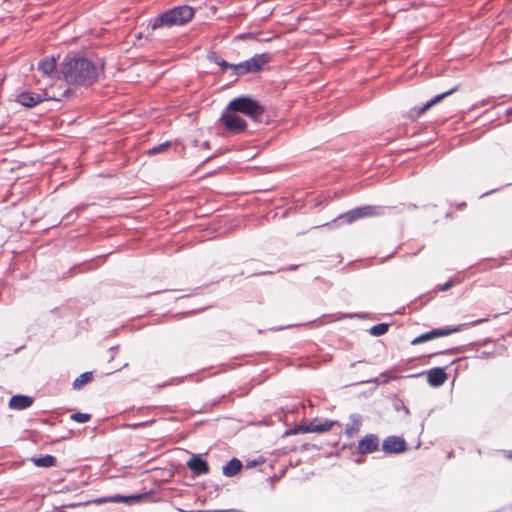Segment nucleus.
Returning <instances> with one entry per match:
<instances>
[{
  "mask_svg": "<svg viewBox=\"0 0 512 512\" xmlns=\"http://www.w3.org/2000/svg\"><path fill=\"white\" fill-rule=\"evenodd\" d=\"M43 98L40 94L35 92H22L17 96V102L27 108H32L41 103Z\"/></svg>",
  "mask_w": 512,
  "mask_h": 512,
  "instance_id": "obj_15",
  "label": "nucleus"
},
{
  "mask_svg": "<svg viewBox=\"0 0 512 512\" xmlns=\"http://www.w3.org/2000/svg\"><path fill=\"white\" fill-rule=\"evenodd\" d=\"M455 352H456L455 349H448L446 351L432 353L429 356L432 357V356H436V355H440V354H454Z\"/></svg>",
  "mask_w": 512,
  "mask_h": 512,
  "instance_id": "obj_33",
  "label": "nucleus"
},
{
  "mask_svg": "<svg viewBox=\"0 0 512 512\" xmlns=\"http://www.w3.org/2000/svg\"><path fill=\"white\" fill-rule=\"evenodd\" d=\"M180 512H205L204 510H198V511H185L182 509H179Z\"/></svg>",
  "mask_w": 512,
  "mask_h": 512,
  "instance_id": "obj_39",
  "label": "nucleus"
},
{
  "mask_svg": "<svg viewBox=\"0 0 512 512\" xmlns=\"http://www.w3.org/2000/svg\"><path fill=\"white\" fill-rule=\"evenodd\" d=\"M459 88V85H456L454 87H452L451 89L443 92V93H440L438 95H436L435 97H433L431 100L427 101L422 107H414L412 110H411V113H413L416 117H419L420 115H422L427 109H429L430 107H432L433 105L441 102L444 98L452 95L454 92H456Z\"/></svg>",
  "mask_w": 512,
  "mask_h": 512,
  "instance_id": "obj_10",
  "label": "nucleus"
},
{
  "mask_svg": "<svg viewBox=\"0 0 512 512\" xmlns=\"http://www.w3.org/2000/svg\"><path fill=\"white\" fill-rule=\"evenodd\" d=\"M207 59L218 65L222 70H226L230 68V63L220 57L216 52H210L207 55Z\"/></svg>",
  "mask_w": 512,
  "mask_h": 512,
  "instance_id": "obj_22",
  "label": "nucleus"
},
{
  "mask_svg": "<svg viewBox=\"0 0 512 512\" xmlns=\"http://www.w3.org/2000/svg\"><path fill=\"white\" fill-rule=\"evenodd\" d=\"M38 70L43 73V75L51 76L56 70V59L54 56H47L40 60L38 64Z\"/></svg>",
  "mask_w": 512,
  "mask_h": 512,
  "instance_id": "obj_16",
  "label": "nucleus"
},
{
  "mask_svg": "<svg viewBox=\"0 0 512 512\" xmlns=\"http://www.w3.org/2000/svg\"><path fill=\"white\" fill-rule=\"evenodd\" d=\"M335 422L330 420H325L324 422L319 423L316 419L310 421L308 424L300 425L294 429H290L286 431V435H294L298 433H321L326 432L331 429Z\"/></svg>",
  "mask_w": 512,
  "mask_h": 512,
  "instance_id": "obj_6",
  "label": "nucleus"
},
{
  "mask_svg": "<svg viewBox=\"0 0 512 512\" xmlns=\"http://www.w3.org/2000/svg\"><path fill=\"white\" fill-rule=\"evenodd\" d=\"M70 419L78 423H85L91 419V414L76 412L70 416Z\"/></svg>",
  "mask_w": 512,
  "mask_h": 512,
  "instance_id": "obj_27",
  "label": "nucleus"
},
{
  "mask_svg": "<svg viewBox=\"0 0 512 512\" xmlns=\"http://www.w3.org/2000/svg\"><path fill=\"white\" fill-rule=\"evenodd\" d=\"M34 399L31 396L16 394L13 395L9 400V408L15 410H24L29 408L33 404Z\"/></svg>",
  "mask_w": 512,
  "mask_h": 512,
  "instance_id": "obj_14",
  "label": "nucleus"
},
{
  "mask_svg": "<svg viewBox=\"0 0 512 512\" xmlns=\"http://www.w3.org/2000/svg\"><path fill=\"white\" fill-rule=\"evenodd\" d=\"M220 122L223 124L225 129L234 134L242 133L247 128V122L237 115V112H233L231 110H228V105L226 106L225 110L223 111Z\"/></svg>",
  "mask_w": 512,
  "mask_h": 512,
  "instance_id": "obj_5",
  "label": "nucleus"
},
{
  "mask_svg": "<svg viewBox=\"0 0 512 512\" xmlns=\"http://www.w3.org/2000/svg\"><path fill=\"white\" fill-rule=\"evenodd\" d=\"M436 338V333L434 331V329L428 331V332H425L423 334H420L419 336L415 337L412 341H411V344L412 345H418V344H421V343H424L426 341H429V340H432V339H435Z\"/></svg>",
  "mask_w": 512,
  "mask_h": 512,
  "instance_id": "obj_23",
  "label": "nucleus"
},
{
  "mask_svg": "<svg viewBox=\"0 0 512 512\" xmlns=\"http://www.w3.org/2000/svg\"><path fill=\"white\" fill-rule=\"evenodd\" d=\"M31 461L37 467L48 468V467H52L55 465L56 458L52 455L46 454V455H41L39 457H32Z\"/></svg>",
  "mask_w": 512,
  "mask_h": 512,
  "instance_id": "obj_19",
  "label": "nucleus"
},
{
  "mask_svg": "<svg viewBox=\"0 0 512 512\" xmlns=\"http://www.w3.org/2000/svg\"><path fill=\"white\" fill-rule=\"evenodd\" d=\"M228 110L243 114L253 122L262 123L265 116V107L250 96H239L228 103Z\"/></svg>",
  "mask_w": 512,
  "mask_h": 512,
  "instance_id": "obj_3",
  "label": "nucleus"
},
{
  "mask_svg": "<svg viewBox=\"0 0 512 512\" xmlns=\"http://www.w3.org/2000/svg\"><path fill=\"white\" fill-rule=\"evenodd\" d=\"M93 380V373L91 371H86L80 374L72 383V387L75 390H80L84 385L91 382Z\"/></svg>",
  "mask_w": 512,
  "mask_h": 512,
  "instance_id": "obj_20",
  "label": "nucleus"
},
{
  "mask_svg": "<svg viewBox=\"0 0 512 512\" xmlns=\"http://www.w3.org/2000/svg\"><path fill=\"white\" fill-rule=\"evenodd\" d=\"M242 467V462L239 459L232 458L223 466L222 472L226 477H233L242 469Z\"/></svg>",
  "mask_w": 512,
  "mask_h": 512,
  "instance_id": "obj_17",
  "label": "nucleus"
},
{
  "mask_svg": "<svg viewBox=\"0 0 512 512\" xmlns=\"http://www.w3.org/2000/svg\"><path fill=\"white\" fill-rule=\"evenodd\" d=\"M194 16V9L188 5L171 8L157 17L151 19L150 26L153 30L158 28H171L188 23Z\"/></svg>",
  "mask_w": 512,
  "mask_h": 512,
  "instance_id": "obj_2",
  "label": "nucleus"
},
{
  "mask_svg": "<svg viewBox=\"0 0 512 512\" xmlns=\"http://www.w3.org/2000/svg\"><path fill=\"white\" fill-rule=\"evenodd\" d=\"M350 420V423L346 425L345 433L348 437H353L360 429L361 418L358 414H352Z\"/></svg>",
  "mask_w": 512,
  "mask_h": 512,
  "instance_id": "obj_18",
  "label": "nucleus"
},
{
  "mask_svg": "<svg viewBox=\"0 0 512 512\" xmlns=\"http://www.w3.org/2000/svg\"><path fill=\"white\" fill-rule=\"evenodd\" d=\"M379 438L375 434H367L358 442V451L361 454L373 453L378 449Z\"/></svg>",
  "mask_w": 512,
  "mask_h": 512,
  "instance_id": "obj_12",
  "label": "nucleus"
},
{
  "mask_svg": "<svg viewBox=\"0 0 512 512\" xmlns=\"http://www.w3.org/2000/svg\"><path fill=\"white\" fill-rule=\"evenodd\" d=\"M408 449L404 438L391 435L387 436L382 442V450L386 454H399Z\"/></svg>",
  "mask_w": 512,
  "mask_h": 512,
  "instance_id": "obj_8",
  "label": "nucleus"
},
{
  "mask_svg": "<svg viewBox=\"0 0 512 512\" xmlns=\"http://www.w3.org/2000/svg\"><path fill=\"white\" fill-rule=\"evenodd\" d=\"M488 321H489L488 317H486V318H479V319H476L474 321H471V322H468V323H462V324H459V325H456V326H452V327L436 328V329H434V331L436 333V338H438V337H443V336L450 335L452 333L460 332V331H462L464 329H468L470 327H474V326H477L479 324H482V323H485V322H488Z\"/></svg>",
  "mask_w": 512,
  "mask_h": 512,
  "instance_id": "obj_9",
  "label": "nucleus"
},
{
  "mask_svg": "<svg viewBox=\"0 0 512 512\" xmlns=\"http://www.w3.org/2000/svg\"><path fill=\"white\" fill-rule=\"evenodd\" d=\"M146 496V494H131V495H125L124 496V500H123V503L125 504H128V505H132L136 502H138L139 500H141L142 498H144Z\"/></svg>",
  "mask_w": 512,
  "mask_h": 512,
  "instance_id": "obj_28",
  "label": "nucleus"
},
{
  "mask_svg": "<svg viewBox=\"0 0 512 512\" xmlns=\"http://www.w3.org/2000/svg\"><path fill=\"white\" fill-rule=\"evenodd\" d=\"M171 146V141H165L159 145H156L148 150L149 155H155L165 151L167 148Z\"/></svg>",
  "mask_w": 512,
  "mask_h": 512,
  "instance_id": "obj_26",
  "label": "nucleus"
},
{
  "mask_svg": "<svg viewBox=\"0 0 512 512\" xmlns=\"http://www.w3.org/2000/svg\"><path fill=\"white\" fill-rule=\"evenodd\" d=\"M187 467L195 476L209 473V465L200 455H193L187 462Z\"/></svg>",
  "mask_w": 512,
  "mask_h": 512,
  "instance_id": "obj_11",
  "label": "nucleus"
},
{
  "mask_svg": "<svg viewBox=\"0 0 512 512\" xmlns=\"http://www.w3.org/2000/svg\"><path fill=\"white\" fill-rule=\"evenodd\" d=\"M453 286H454V281L453 280H448L444 284L438 285L436 287V289H437V291H447V290H449Z\"/></svg>",
  "mask_w": 512,
  "mask_h": 512,
  "instance_id": "obj_31",
  "label": "nucleus"
},
{
  "mask_svg": "<svg viewBox=\"0 0 512 512\" xmlns=\"http://www.w3.org/2000/svg\"><path fill=\"white\" fill-rule=\"evenodd\" d=\"M264 462V459L262 457H259L258 459L247 461L246 467L247 468H253L256 467L259 464H262Z\"/></svg>",
  "mask_w": 512,
  "mask_h": 512,
  "instance_id": "obj_32",
  "label": "nucleus"
},
{
  "mask_svg": "<svg viewBox=\"0 0 512 512\" xmlns=\"http://www.w3.org/2000/svg\"><path fill=\"white\" fill-rule=\"evenodd\" d=\"M298 266H299V265H290L288 268H286V270H290V271H292V270L297 269V268H298Z\"/></svg>",
  "mask_w": 512,
  "mask_h": 512,
  "instance_id": "obj_38",
  "label": "nucleus"
},
{
  "mask_svg": "<svg viewBox=\"0 0 512 512\" xmlns=\"http://www.w3.org/2000/svg\"><path fill=\"white\" fill-rule=\"evenodd\" d=\"M271 59V55L266 52L255 54L251 58L247 59L250 73L260 72L263 69L264 65L268 64L271 61Z\"/></svg>",
  "mask_w": 512,
  "mask_h": 512,
  "instance_id": "obj_13",
  "label": "nucleus"
},
{
  "mask_svg": "<svg viewBox=\"0 0 512 512\" xmlns=\"http://www.w3.org/2000/svg\"><path fill=\"white\" fill-rule=\"evenodd\" d=\"M154 422H155V420H147V421H144V422L131 424V425H130V427H131V428H133V429L149 427V426H151Z\"/></svg>",
  "mask_w": 512,
  "mask_h": 512,
  "instance_id": "obj_30",
  "label": "nucleus"
},
{
  "mask_svg": "<svg viewBox=\"0 0 512 512\" xmlns=\"http://www.w3.org/2000/svg\"><path fill=\"white\" fill-rule=\"evenodd\" d=\"M427 375V382L431 387H439L445 383L447 380V373L445 372V368L443 367H435L428 371H422L416 374H411L407 376L408 378L420 377L422 375Z\"/></svg>",
  "mask_w": 512,
  "mask_h": 512,
  "instance_id": "obj_7",
  "label": "nucleus"
},
{
  "mask_svg": "<svg viewBox=\"0 0 512 512\" xmlns=\"http://www.w3.org/2000/svg\"><path fill=\"white\" fill-rule=\"evenodd\" d=\"M232 70V74L233 75H236V76H243V75H246L248 73H250V70H249V64L247 63V60L243 61V62H240L238 64H231L230 63V68Z\"/></svg>",
  "mask_w": 512,
  "mask_h": 512,
  "instance_id": "obj_21",
  "label": "nucleus"
},
{
  "mask_svg": "<svg viewBox=\"0 0 512 512\" xmlns=\"http://www.w3.org/2000/svg\"><path fill=\"white\" fill-rule=\"evenodd\" d=\"M124 495H113V496H107V497H100L94 500V503L96 504H103V503H123Z\"/></svg>",
  "mask_w": 512,
  "mask_h": 512,
  "instance_id": "obj_24",
  "label": "nucleus"
},
{
  "mask_svg": "<svg viewBox=\"0 0 512 512\" xmlns=\"http://www.w3.org/2000/svg\"><path fill=\"white\" fill-rule=\"evenodd\" d=\"M384 214V208L381 206L364 205L355 207L345 213L340 214L333 220L334 223L340 222L351 224L352 222L365 217L378 216Z\"/></svg>",
  "mask_w": 512,
  "mask_h": 512,
  "instance_id": "obj_4",
  "label": "nucleus"
},
{
  "mask_svg": "<svg viewBox=\"0 0 512 512\" xmlns=\"http://www.w3.org/2000/svg\"><path fill=\"white\" fill-rule=\"evenodd\" d=\"M63 80L74 86L88 87L99 80L104 71L92 59L77 53H68L59 65Z\"/></svg>",
  "mask_w": 512,
  "mask_h": 512,
  "instance_id": "obj_1",
  "label": "nucleus"
},
{
  "mask_svg": "<svg viewBox=\"0 0 512 512\" xmlns=\"http://www.w3.org/2000/svg\"><path fill=\"white\" fill-rule=\"evenodd\" d=\"M396 409L400 410V407H396ZM401 410H403L406 415L410 414L409 408L404 403H401Z\"/></svg>",
  "mask_w": 512,
  "mask_h": 512,
  "instance_id": "obj_36",
  "label": "nucleus"
},
{
  "mask_svg": "<svg viewBox=\"0 0 512 512\" xmlns=\"http://www.w3.org/2000/svg\"><path fill=\"white\" fill-rule=\"evenodd\" d=\"M388 329H389V324L379 323V324L372 326L369 329V333L373 336H382L388 331Z\"/></svg>",
  "mask_w": 512,
  "mask_h": 512,
  "instance_id": "obj_25",
  "label": "nucleus"
},
{
  "mask_svg": "<svg viewBox=\"0 0 512 512\" xmlns=\"http://www.w3.org/2000/svg\"><path fill=\"white\" fill-rule=\"evenodd\" d=\"M183 381V378H173L171 381H170V384H179Z\"/></svg>",
  "mask_w": 512,
  "mask_h": 512,
  "instance_id": "obj_37",
  "label": "nucleus"
},
{
  "mask_svg": "<svg viewBox=\"0 0 512 512\" xmlns=\"http://www.w3.org/2000/svg\"><path fill=\"white\" fill-rule=\"evenodd\" d=\"M77 215V211H72L68 213L64 218L69 221L70 219H74L75 217H77Z\"/></svg>",
  "mask_w": 512,
  "mask_h": 512,
  "instance_id": "obj_35",
  "label": "nucleus"
},
{
  "mask_svg": "<svg viewBox=\"0 0 512 512\" xmlns=\"http://www.w3.org/2000/svg\"><path fill=\"white\" fill-rule=\"evenodd\" d=\"M118 349V346H113L109 348V352L111 353L109 361H113L116 356V350Z\"/></svg>",
  "mask_w": 512,
  "mask_h": 512,
  "instance_id": "obj_34",
  "label": "nucleus"
},
{
  "mask_svg": "<svg viewBox=\"0 0 512 512\" xmlns=\"http://www.w3.org/2000/svg\"><path fill=\"white\" fill-rule=\"evenodd\" d=\"M236 40H246V39H257V34L254 32L241 33L235 36Z\"/></svg>",
  "mask_w": 512,
  "mask_h": 512,
  "instance_id": "obj_29",
  "label": "nucleus"
},
{
  "mask_svg": "<svg viewBox=\"0 0 512 512\" xmlns=\"http://www.w3.org/2000/svg\"><path fill=\"white\" fill-rule=\"evenodd\" d=\"M409 208L415 209V208H417V206L415 204H409Z\"/></svg>",
  "mask_w": 512,
  "mask_h": 512,
  "instance_id": "obj_40",
  "label": "nucleus"
},
{
  "mask_svg": "<svg viewBox=\"0 0 512 512\" xmlns=\"http://www.w3.org/2000/svg\"><path fill=\"white\" fill-rule=\"evenodd\" d=\"M508 457L512 459V452L508 455Z\"/></svg>",
  "mask_w": 512,
  "mask_h": 512,
  "instance_id": "obj_41",
  "label": "nucleus"
}]
</instances>
